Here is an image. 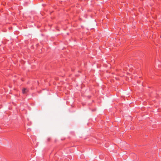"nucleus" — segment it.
<instances>
[{
  "mask_svg": "<svg viewBox=\"0 0 161 161\" xmlns=\"http://www.w3.org/2000/svg\"><path fill=\"white\" fill-rule=\"evenodd\" d=\"M50 140V138H48V139H47V140H48V141H49Z\"/></svg>",
  "mask_w": 161,
  "mask_h": 161,
  "instance_id": "f03ea898",
  "label": "nucleus"
},
{
  "mask_svg": "<svg viewBox=\"0 0 161 161\" xmlns=\"http://www.w3.org/2000/svg\"><path fill=\"white\" fill-rule=\"evenodd\" d=\"M27 91L28 90L26 88H24L22 89V93L23 94L26 93Z\"/></svg>",
  "mask_w": 161,
  "mask_h": 161,
  "instance_id": "f257e3e1",
  "label": "nucleus"
}]
</instances>
